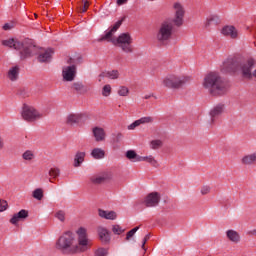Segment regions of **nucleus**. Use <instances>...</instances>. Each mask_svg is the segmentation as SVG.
Wrapping results in <instances>:
<instances>
[{"label": "nucleus", "mask_w": 256, "mask_h": 256, "mask_svg": "<svg viewBox=\"0 0 256 256\" xmlns=\"http://www.w3.org/2000/svg\"><path fill=\"white\" fill-rule=\"evenodd\" d=\"M82 117L83 116L81 114H69L66 118V123H68V125H75L77 123H81Z\"/></svg>", "instance_id": "393cba45"}, {"label": "nucleus", "mask_w": 256, "mask_h": 256, "mask_svg": "<svg viewBox=\"0 0 256 256\" xmlns=\"http://www.w3.org/2000/svg\"><path fill=\"white\" fill-rule=\"evenodd\" d=\"M85 152L82 151H78L76 152L75 156H74V167H81V165H83V162L85 161Z\"/></svg>", "instance_id": "a878e982"}, {"label": "nucleus", "mask_w": 256, "mask_h": 256, "mask_svg": "<svg viewBox=\"0 0 256 256\" xmlns=\"http://www.w3.org/2000/svg\"><path fill=\"white\" fill-rule=\"evenodd\" d=\"M256 163V152L246 154L241 158V164L245 166L255 165Z\"/></svg>", "instance_id": "5701e85b"}, {"label": "nucleus", "mask_w": 256, "mask_h": 256, "mask_svg": "<svg viewBox=\"0 0 256 256\" xmlns=\"http://www.w3.org/2000/svg\"><path fill=\"white\" fill-rule=\"evenodd\" d=\"M22 159L23 161H26V163H31L35 160V151L33 150H26L22 153Z\"/></svg>", "instance_id": "bb28decb"}, {"label": "nucleus", "mask_w": 256, "mask_h": 256, "mask_svg": "<svg viewBox=\"0 0 256 256\" xmlns=\"http://www.w3.org/2000/svg\"><path fill=\"white\" fill-rule=\"evenodd\" d=\"M175 33V24L171 19L162 21L155 33V39L160 45H167Z\"/></svg>", "instance_id": "39448f33"}, {"label": "nucleus", "mask_w": 256, "mask_h": 256, "mask_svg": "<svg viewBox=\"0 0 256 256\" xmlns=\"http://www.w3.org/2000/svg\"><path fill=\"white\" fill-rule=\"evenodd\" d=\"M171 10L174 13V17L171 20L175 27H183L185 23V15L187 10L185 9V4L183 2L175 1L172 3Z\"/></svg>", "instance_id": "6e6552de"}, {"label": "nucleus", "mask_w": 256, "mask_h": 256, "mask_svg": "<svg viewBox=\"0 0 256 256\" xmlns=\"http://www.w3.org/2000/svg\"><path fill=\"white\" fill-rule=\"evenodd\" d=\"M55 217L58 221H61V223H65L66 213L63 210H59L55 213Z\"/></svg>", "instance_id": "4c0bfd02"}, {"label": "nucleus", "mask_w": 256, "mask_h": 256, "mask_svg": "<svg viewBox=\"0 0 256 256\" xmlns=\"http://www.w3.org/2000/svg\"><path fill=\"white\" fill-rule=\"evenodd\" d=\"M97 233L101 243H109L111 241V232L103 226L97 228Z\"/></svg>", "instance_id": "a211bd4d"}, {"label": "nucleus", "mask_w": 256, "mask_h": 256, "mask_svg": "<svg viewBox=\"0 0 256 256\" xmlns=\"http://www.w3.org/2000/svg\"><path fill=\"white\" fill-rule=\"evenodd\" d=\"M89 9V2H84V5L80 7V13H85Z\"/></svg>", "instance_id": "49530a36"}, {"label": "nucleus", "mask_w": 256, "mask_h": 256, "mask_svg": "<svg viewBox=\"0 0 256 256\" xmlns=\"http://www.w3.org/2000/svg\"><path fill=\"white\" fill-rule=\"evenodd\" d=\"M98 215L102 219H107L109 221H115V219H117V212L115 211H107V210L99 209Z\"/></svg>", "instance_id": "4be33fe9"}, {"label": "nucleus", "mask_w": 256, "mask_h": 256, "mask_svg": "<svg viewBox=\"0 0 256 256\" xmlns=\"http://www.w3.org/2000/svg\"><path fill=\"white\" fill-rule=\"evenodd\" d=\"M132 43L133 37L129 33H122L114 40V45L120 47L124 53H133Z\"/></svg>", "instance_id": "1a4fd4ad"}, {"label": "nucleus", "mask_w": 256, "mask_h": 256, "mask_svg": "<svg viewBox=\"0 0 256 256\" xmlns=\"http://www.w3.org/2000/svg\"><path fill=\"white\" fill-rule=\"evenodd\" d=\"M2 149H5V142L3 141V138L0 136V151Z\"/></svg>", "instance_id": "09e8293b"}, {"label": "nucleus", "mask_w": 256, "mask_h": 256, "mask_svg": "<svg viewBox=\"0 0 256 256\" xmlns=\"http://www.w3.org/2000/svg\"><path fill=\"white\" fill-rule=\"evenodd\" d=\"M112 231L114 235H121V233H123L125 230H123V228H121L119 225H114L112 227Z\"/></svg>", "instance_id": "79ce46f5"}, {"label": "nucleus", "mask_w": 256, "mask_h": 256, "mask_svg": "<svg viewBox=\"0 0 256 256\" xmlns=\"http://www.w3.org/2000/svg\"><path fill=\"white\" fill-rule=\"evenodd\" d=\"M141 125V122L138 120H135L133 123H131L130 125H128L127 130L128 131H134V129H137V127H139Z\"/></svg>", "instance_id": "a19ab883"}, {"label": "nucleus", "mask_w": 256, "mask_h": 256, "mask_svg": "<svg viewBox=\"0 0 256 256\" xmlns=\"http://www.w3.org/2000/svg\"><path fill=\"white\" fill-rule=\"evenodd\" d=\"M256 60L252 57L244 60L241 62V60L237 59H227L222 64V73H235V71H242L243 77H246V79H251L253 72V67H255Z\"/></svg>", "instance_id": "7ed1b4c3"}, {"label": "nucleus", "mask_w": 256, "mask_h": 256, "mask_svg": "<svg viewBox=\"0 0 256 256\" xmlns=\"http://www.w3.org/2000/svg\"><path fill=\"white\" fill-rule=\"evenodd\" d=\"M62 77L63 81H75V78L77 77V66H75V64L70 66H64L62 68Z\"/></svg>", "instance_id": "9b49d317"}, {"label": "nucleus", "mask_w": 256, "mask_h": 256, "mask_svg": "<svg viewBox=\"0 0 256 256\" xmlns=\"http://www.w3.org/2000/svg\"><path fill=\"white\" fill-rule=\"evenodd\" d=\"M148 239H151V234H147V235L144 237L143 241H142V249H144V251L146 250V249H145V244L147 243V240H148Z\"/></svg>", "instance_id": "de8ad7c7"}, {"label": "nucleus", "mask_w": 256, "mask_h": 256, "mask_svg": "<svg viewBox=\"0 0 256 256\" xmlns=\"http://www.w3.org/2000/svg\"><path fill=\"white\" fill-rule=\"evenodd\" d=\"M219 23V16L212 14L208 16L204 22L205 27H211V25H217Z\"/></svg>", "instance_id": "c85d7f7f"}, {"label": "nucleus", "mask_w": 256, "mask_h": 256, "mask_svg": "<svg viewBox=\"0 0 256 256\" xmlns=\"http://www.w3.org/2000/svg\"><path fill=\"white\" fill-rule=\"evenodd\" d=\"M4 47H9L10 49H15L20 52L21 59H27V57H33V55H38V61L40 63H49L53 57V49H43L35 46L33 41L30 39L23 40L22 42L10 38L2 41Z\"/></svg>", "instance_id": "f03ea898"}, {"label": "nucleus", "mask_w": 256, "mask_h": 256, "mask_svg": "<svg viewBox=\"0 0 256 256\" xmlns=\"http://www.w3.org/2000/svg\"><path fill=\"white\" fill-rule=\"evenodd\" d=\"M144 99H151V95L144 96Z\"/></svg>", "instance_id": "603ef678"}, {"label": "nucleus", "mask_w": 256, "mask_h": 256, "mask_svg": "<svg viewBox=\"0 0 256 256\" xmlns=\"http://www.w3.org/2000/svg\"><path fill=\"white\" fill-rule=\"evenodd\" d=\"M32 196L34 199H37V201H41L43 199V190L41 188H37L33 191Z\"/></svg>", "instance_id": "c9c22d12"}, {"label": "nucleus", "mask_w": 256, "mask_h": 256, "mask_svg": "<svg viewBox=\"0 0 256 256\" xmlns=\"http://www.w3.org/2000/svg\"><path fill=\"white\" fill-rule=\"evenodd\" d=\"M117 93L119 97H127L129 95V88L127 86H120Z\"/></svg>", "instance_id": "72a5a7b5"}, {"label": "nucleus", "mask_w": 256, "mask_h": 256, "mask_svg": "<svg viewBox=\"0 0 256 256\" xmlns=\"http://www.w3.org/2000/svg\"><path fill=\"white\" fill-rule=\"evenodd\" d=\"M56 249L62 253H85L91 249V240L87 233V228L79 227L75 234L68 231L65 232L56 242Z\"/></svg>", "instance_id": "f257e3e1"}, {"label": "nucleus", "mask_w": 256, "mask_h": 256, "mask_svg": "<svg viewBox=\"0 0 256 256\" xmlns=\"http://www.w3.org/2000/svg\"><path fill=\"white\" fill-rule=\"evenodd\" d=\"M72 88H74L75 91H78L79 93H87V88L80 82H75L72 85Z\"/></svg>", "instance_id": "2f4dec72"}, {"label": "nucleus", "mask_w": 256, "mask_h": 256, "mask_svg": "<svg viewBox=\"0 0 256 256\" xmlns=\"http://www.w3.org/2000/svg\"><path fill=\"white\" fill-rule=\"evenodd\" d=\"M121 74L119 73L118 70H109V71H105L102 72L99 76H98V81L101 83V81H103V79H111L112 81H115V79H119V76Z\"/></svg>", "instance_id": "f3484780"}, {"label": "nucleus", "mask_w": 256, "mask_h": 256, "mask_svg": "<svg viewBox=\"0 0 256 256\" xmlns=\"http://www.w3.org/2000/svg\"><path fill=\"white\" fill-rule=\"evenodd\" d=\"M91 157H93V159L99 160V159H104L105 158V150L101 149V148H94L91 153H90Z\"/></svg>", "instance_id": "cd10ccee"}, {"label": "nucleus", "mask_w": 256, "mask_h": 256, "mask_svg": "<svg viewBox=\"0 0 256 256\" xmlns=\"http://www.w3.org/2000/svg\"><path fill=\"white\" fill-rule=\"evenodd\" d=\"M93 137L97 143H101V141H105L107 134L105 133V129L96 126L92 129Z\"/></svg>", "instance_id": "aec40b11"}, {"label": "nucleus", "mask_w": 256, "mask_h": 256, "mask_svg": "<svg viewBox=\"0 0 256 256\" xmlns=\"http://www.w3.org/2000/svg\"><path fill=\"white\" fill-rule=\"evenodd\" d=\"M200 193H201V195H209V193H211V186H209V185L201 186Z\"/></svg>", "instance_id": "ea45409f"}, {"label": "nucleus", "mask_w": 256, "mask_h": 256, "mask_svg": "<svg viewBox=\"0 0 256 256\" xmlns=\"http://www.w3.org/2000/svg\"><path fill=\"white\" fill-rule=\"evenodd\" d=\"M13 27H15V24L13 22H10V23L4 24L3 29L4 31H11Z\"/></svg>", "instance_id": "c03bdc74"}, {"label": "nucleus", "mask_w": 256, "mask_h": 256, "mask_svg": "<svg viewBox=\"0 0 256 256\" xmlns=\"http://www.w3.org/2000/svg\"><path fill=\"white\" fill-rule=\"evenodd\" d=\"M122 137H123V134H121V133H118V134L116 135V139H118V140H120Z\"/></svg>", "instance_id": "3c124183"}, {"label": "nucleus", "mask_w": 256, "mask_h": 256, "mask_svg": "<svg viewBox=\"0 0 256 256\" xmlns=\"http://www.w3.org/2000/svg\"><path fill=\"white\" fill-rule=\"evenodd\" d=\"M113 179V174L110 172H104L97 176L91 177V182L94 183V185H101V183H105V181H109Z\"/></svg>", "instance_id": "dca6fc26"}, {"label": "nucleus", "mask_w": 256, "mask_h": 256, "mask_svg": "<svg viewBox=\"0 0 256 256\" xmlns=\"http://www.w3.org/2000/svg\"><path fill=\"white\" fill-rule=\"evenodd\" d=\"M191 81V77L169 73L162 78V87L166 89H181Z\"/></svg>", "instance_id": "423d86ee"}, {"label": "nucleus", "mask_w": 256, "mask_h": 256, "mask_svg": "<svg viewBox=\"0 0 256 256\" xmlns=\"http://www.w3.org/2000/svg\"><path fill=\"white\" fill-rule=\"evenodd\" d=\"M6 210H7V201L0 200V212L6 211Z\"/></svg>", "instance_id": "a18cd8bd"}, {"label": "nucleus", "mask_w": 256, "mask_h": 256, "mask_svg": "<svg viewBox=\"0 0 256 256\" xmlns=\"http://www.w3.org/2000/svg\"><path fill=\"white\" fill-rule=\"evenodd\" d=\"M138 121H140V125H147L149 123H153L154 119L151 116H144L138 119Z\"/></svg>", "instance_id": "e433bc0d"}, {"label": "nucleus", "mask_w": 256, "mask_h": 256, "mask_svg": "<svg viewBox=\"0 0 256 256\" xmlns=\"http://www.w3.org/2000/svg\"><path fill=\"white\" fill-rule=\"evenodd\" d=\"M138 161H145V163H149V165L155 168L159 167V161H157V159H155L153 155L141 156V158H138Z\"/></svg>", "instance_id": "b1692460"}, {"label": "nucleus", "mask_w": 256, "mask_h": 256, "mask_svg": "<svg viewBox=\"0 0 256 256\" xmlns=\"http://www.w3.org/2000/svg\"><path fill=\"white\" fill-rule=\"evenodd\" d=\"M48 175L52 179H57V177H59V175H61V170H59V168H51L48 172Z\"/></svg>", "instance_id": "f704fd0d"}, {"label": "nucleus", "mask_w": 256, "mask_h": 256, "mask_svg": "<svg viewBox=\"0 0 256 256\" xmlns=\"http://www.w3.org/2000/svg\"><path fill=\"white\" fill-rule=\"evenodd\" d=\"M127 1H129V0H117L116 1V3H117V5H125V3H127Z\"/></svg>", "instance_id": "8fccbe9b"}, {"label": "nucleus", "mask_w": 256, "mask_h": 256, "mask_svg": "<svg viewBox=\"0 0 256 256\" xmlns=\"http://www.w3.org/2000/svg\"><path fill=\"white\" fill-rule=\"evenodd\" d=\"M29 217V211L22 209L18 213L14 214L10 219L12 225H17L19 221H23Z\"/></svg>", "instance_id": "6ab92c4d"}, {"label": "nucleus", "mask_w": 256, "mask_h": 256, "mask_svg": "<svg viewBox=\"0 0 256 256\" xmlns=\"http://www.w3.org/2000/svg\"><path fill=\"white\" fill-rule=\"evenodd\" d=\"M20 115L22 119L27 123H35V121H39V119L43 117L41 111L30 104L22 105Z\"/></svg>", "instance_id": "0eeeda50"}, {"label": "nucleus", "mask_w": 256, "mask_h": 256, "mask_svg": "<svg viewBox=\"0 0 256 256\" xmlns=\"http://www.w3.org/2000/svg\"><path fill=\"white\" fill-rule=\"evenodd\" d=\"M107 249L105 248H99L95 252V256H107Z\"/></svg>", "instance_id": "37998d69"}, {"label": "nucleus", "mask_w": 256, "mask_h": 256, "mask_svg": "<svg viewBox=\"0 0 256 256\" xmlns=\"http://www.w3.org/2000/svg\"><path fill=\"white\" fill-rule=\"evenodd\" d=\"M227 241L233 243L234 245H239L241 243V233L235 229H228L225 231Z\"/></svg>", "instance_id": "2eb2a0df"}, {"label": "nucleus", "mask_w": 256, "mask_h": 256, "mask_svg": "<svg viewBox=\"0 0 256 256\" xmlns=\"http://www.w3.org/2000/svg\"><path fill=\"white\" fill-rule=\"evenodd\" d=\"M126 157L129 159V161H134L135 163H141V160H139L141 156H139L137 152H135V150H128L126 152Z\"/></svg>", "instance_id": "c756f323"}, {"label": "nucleus", "mask_w": 256, "mask_h": 256, "mask_svg": "<svg viewBox=\"0 0 256 256\" xmlns=\"http://www.w3.org/2000/svg\"><path fill=\"white\" fill-rule=\"evenodd\" d=\"M252 234L256 235V229H254V230L252 231Z\"/></svg>", "instance_id": "5fc2aeb1"}, {"label": "nucleus", "mask_w": 256, "mask_h": 256, "mask_svg": "<svg viewBox=\"0 0 256 256\" xmlns=\"http://www.w3.org/2000/svg\"><path fill=\"white\" fill-rule=\"evenodd\" d=\"M69 63H77V61H75V60H73V59L70 58Z\"/></svg>", "instance_id": "864d4df0"}, {"label": "nucleus", "mask_w": 256, "mask_h": 256, "mask_svg": "<svg viewBox=\"0 0 256 256\" xmlns=\"http://www.w3.org/2000/svg\"><path fill=\"white\" fill-rule=\"evenodd\" d=\"M139 231V226L133 228L132 230H130L129 232H127L126 234V241H130L131 237L135 236V233H137Z\"/></svg>", "instance_id": "58836bf2"}, {"label": "nucleus", "mask_w": 256, "mask_h": 256, "mask_svg": "<svg viewBox=\"0 0 256 256\" xmlns=\"http://www.w3.org/2000/svg\"><path fill=\"white\" fill-rule=\"evenodd\" d=\"M202 87L211 95H225L229 91V83L223 80L217 72L208 73L204 77Z\"/></svg>", "instance_id": "20e7f679"}, {"label": "nucleus", "mask_w": 256, "mask_h": 256, "mask_svg": "<svg viewBox=\"0 0 256 256\" xmlns=\"http://www.w3.org/2000/svg\"><path fill=\"white\" fill-rule=\"evenodd\" d=\"M223 113H225V105L217 104L210 110L211 121H215V119L220 117V115H223Z\"/></svg>", "instance_id": "412c9836"}, {"label": "nucleus", "mask_w": 256, "mask_h": 256, "mask_svg": "<svg viewBox=\"0 0 256 256\" xmlns=\"http://www.w3.org/2000/svg\"><path fill=\"white\" fill-rule=\"evenodd\" d=\"M149 145L150 149H153L155 151L163 146V141H161L160 139L151 140Z\"/></svg>", "instance_id": "7c9ffc66"}, {"label": "nucleus", "mask_w": 256, "mask_h": 256, "mask_svg": "<svg viewBox=\"0 0 256 256\" xmlns=\"http://www.w3.org/2000/svg\"><path fill=\"white\" fill-rule=\"evenodd\" d=\"M121 25H123V20H118L113 26L105 31V34L100 38V41H108L114 44V41H117V38L113 36L117 33Z\"/></svg>", "instance_id": "9d476101"}, {"label": "nucleus", "mask_w": 256, "mask_h": 256, "mask_svg": "<svg viewBox=\"0 0 256 256\" xmlns=\"http://www.w3.org/2000/svg\"><path fill=\"white\" fill-rule=\"evenodd\" d=\"M221 35L229 39H239V30L233 25H226L221 29Z\"/></svg>", "instance_id": "4468645a"}, {"label": "nucleus", "mask_w": 256, "mask_h": 256, "mask_svg": "<svg viewBox=\"0 0 256 256\" xmlns=\"http://www.w3.org/2000/svg\"><path fill=\"white\" fill-rule=\"evenodd\" d=\"M160 201H161V194L158 192H152V193H149L144 198L143 203L146 207H157Z\"/></svg>", "instance_id": "f8f14e48"}, {"label": "nucleus", "mask_w": 256, "mask_h": 256, "mask_svg": "<svg viewBox=\"0 0 256 256\" xmlns=\"http://www.w3.org/2000/svg\"><path fill=\"white\" fill-rule=\"evenodd\" d=\"M21 73V67L19 65L10 66L6 72V79L11 81V83H15L19 81V75Z\"/></svg>", "instance_id": "ddd939ff"}, {"label": "nucleus", "mask_w": 256, "mask_h": 256, "mask_svg": "<svg viewBox=\"0 0 256 256\" xmlns=\"http://www.w3.org/2000/svg\"><path fill=\"white\" fill-rule=\"evenodd\" d=\"M113 91L111 84H106L102 87V97H109Z\"/></svg>", "instance_id": "473e14b6"}]
</instances>
